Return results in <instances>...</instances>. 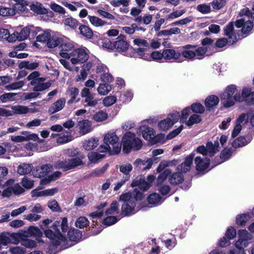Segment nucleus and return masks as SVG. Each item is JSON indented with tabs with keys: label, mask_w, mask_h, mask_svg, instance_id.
Instances as JSON below:
<instances>
[{
	"label": "nucleus",
	"mask_w": 254,
	"mask_h": 254,
	"mask_svg": "<svg viewBox=\"0 0 254 254\" xmlns=\"http://www.w3.org/2000/svg\"><path fill=\"white\" fill-rule=\"evenodd\" d=\"M52 222L51 219L47 218L40 222L39 224L45 236L51 240V243L48 248V252L51 254L53 253V250L57 249V246L66 241L65 236L62 233L66 232L68 229L66 217L61 218L50 225Z\"/></svg>",
	"instance_id": "1"
},
{
	"label": "nucleus",
	"mask_w": 254,
	"mask_h": 254,
	"mask_svg": "<svg viewBox=\"0 0 254 254\" xmlns=\"http://www.w3.org/2000/svg\"><path fill=\"white\" fill-rule=\"evenodd\" d=\"M252 9L254 12L252 13L250 9L244 8L240 12L241 18L236 21V26L238 28L242 27V32L244 34L249 32L253 27L254 23V4L253 5Z\"/></svg>",
	"instance_id": "2"
},
{
	"label": "nucleus",
	"mask_w": 254,
	"mask_h": 254,
	"mask_svg": "<svg viewBox=\"0 0 254 254\" xmlns=\"http://www.w3.org/2000/svg\"><path fill=\"white\" fill-rule=\"evenodd\" d=\"M183 51L181 53L182 56V62L185 59L190 61L202 60L206 54V50L203 48H198L197 46L186 45L182 47Z\"/></svg>",
	"instance_id": "3"
},
{
	"label": "nucleus",
	"mask_w": 254,
	"mask_h": 254,
	"mask_svg": "<svg viewBox=\"0 0 254 254\" xmlns=\"http://www.w3.org/2000/svg\"><path fill=\"white\" fill-rule=\"evenodd\" d=\"M123 148V151L125 153H128L131 150L137 151L142 146V141L136 137L134 133L127 132L122 139Z\"/></svg>",
	"instance_id": "4"
},
{
	"label": "nucleus",
	"mask_w": 254,
	"mask_h": 254,
	"mask_svg": "<svg viewBox=\"0 0 254 254\" xmlns=\"http://www.w3.org/2000/svg\"><path fill=\"white\" fill-rule=\"evenodd\" d=\"M113 145L112 150L108 145H101L98 148V151L91 152L88 154V159H102L107 157V155L118 154L121 150V144L118 142Z\"/></svg>",
	"instance_id": "5"
},
{
	"label": "nucleus",
	"mask_w": 254,
	"mask_h": 254,
	"mask_svg": "<svg viewBox=\"0 0 254 254\" xmlns=\"http://www.w3.org/2000/svg\"><path fill=\"white\" fill-rule=\"evenodd\" d=\"M224 34L228 37V39L223 38L217 40L215 45L218 48H223L226 45L227 43L232 45L235 43L240 39V35L236 34L234 30V25L233 23H229L224 29Z\"/></svg>",
	"instance_id": "6"
},
{
	"label": "nucleus",
	"mask_w": 254,
	"mask_h": 254,
	"mask_svg": "<svg viewBox=\"0 0 254 254\" xmlns=\"http://www.w3.org/2000/svg\"><path fill=\"white\" fill-rule=\"evenodd\" d=\"M236 91V86L235 85L228 86L225 91L221 95V102L225 108L233 106L236 101L235 96H233Z\"/></svg>",
	"instance_id": "7"
},
{
	"label": "nucleus",
	"mask_w": 254,
	"mask_h": 254,
	"mask_svg": "<svg viewBox=\"0 0 254 254\" xmlns=\"http://www.w3.org/2000/svg\"><path fill=\"white\" fill-rule=\"evenodd\" d=\"M219 144L216 141L213 143L211 141H208L206 145L198 146L196 151L198 153L202 154L203 156L212 157L218 152Z\"/></svg>",
	"instance_id": "8"
},
{
	"label": "nucleus",
	"mask_w": 254,
	"mask_h": 254,
	"mask_svg": "<svg viewBox=\"0 0 254 254\" xmlns=\"http://www.w3.org/2000/svg\"><path fill=\"white\" fill-rule=\"evenodd\" d=\"M88 57V50L85 48L74 49L70 52V61L73 64L83 63Z\"/></svg>",
	"instance_id": "9"
},
{
	"label": "nucleus",
	"mask_w": 254,
	"mask_h": 254,
	"mask_svg": "<svg viewBox=\"0 0 254 254\" xmlns=\"http://www.w3.org/2000/svg\"><path fill=\"white\" fill-rule=\"evenodd\" d=\"M180 117L179 112L177 111L172 112L168 115L166 119L159 122L158 124L159 128L162 131L168 130L178 122Z\"/></svg>",
	"instance_id": "10"
},
{
	"label": "nucleus",
	"mask_w": 254,
	"mask_h": 254,
	"mask_svg": "<svg viewBox=\"0 0 254 254\" xmlns=\"http://www.w3.org/2000/svg\"><path fill=\"white\" fill-rule=\"evenodd\" d=\"M127 57L140 58L145 61H150V56L147 48L140 47L137 49L130 48L127 52Z\"/></svg>",
	"instance_id": "11"
},
{
	"label": "nucleus",
	"mask_w": 254,
	"mask_h": 254,
	"mask_svg": "<svg viewBox=\"0 0 254 254\" xmlns=\"http://www.w3.org/2000/svg\"><path fill=\"white\" fill-rule=\"evenodd\" d=\"M127 57L140 58L145 61H150V56L147 48L140 47L137 49L130 48L127 52Z\"/></svg>",
	"instance_id": "12"
},
{
	"label": "nucleus",
	"mask_w": 254,
	"mask_h": 254,
	"mask_svg": "<svg viewBox=\"0 0 254 254\" xmlns=\"http://www.w3.org/2000/svg\"><path fill=\"white\" fill-rule=\"evenodd\" d=\"M235 99L237 102L245 101L248 105L254 104V92H251L248 88H245L242 93H237L235 95Z\"/></svg>",
	"instance_id": "13"
},
{
	"label": "nucleus",
	"mask_w": 254,
	"mask_h": 254,
	"mask_svg": "<svg viewBox=\"0 0 254 254\" xmlns=\"http://www.w3.org/2000/svg\"><path fill=\"white\" fill-rule=\"evenodd\" d=\"M163 62L170 63H181L182 62V56L181 53L176 52L173 49H165L163 51Z\"/></svg>",
	"instance_id": "14"
},
{
	"label": "nucleus",
	"mask_w": 254,
	"mask_h": 254,
	"mask_svg": "<svg viewBox=\"0 0 254 254\" xmlns=\"http://www.w3.org/2000/svg\"><path fill=\"white\" fill-rule=\"evenodd\" d=\"M67 162L65 160L64 161H59L56 164V168L61 169L64 171H66L75 167L83 164L82 160H68Z\"/></svg>",
	"instance_id": "15"
},
{
	"label": "nucleus",
	"mask_w": 254,
	"mask_h": 254,
	"mask_svg": "<svg viewBox=\"0 0 254 254\" xmlns=\"http://www.w3.org/2000/svg\"><path fill=\"white\" fill-rule=\"evenodd\" d=\"M81 96L84 97L83 103L85 106L95 107L98 103V101L94 98V94L91 93L89 88L85 87L82 89L80 93Z\"/></svg>",
	"instance_id": "16"
},
{
	"label": "nucleus",
	"mask_w": 254,
	"mask_h": 254,
	"mask_svg": "<svg viewBox=\"0 0 254 254\" xmlns=\"http://www.w3.org/2000/svg\"><path fill=\"white\" fill-rule=\"evenodd\" d=\"M66 99L62 97L58 99L54 102L48 108V112L50 115H52L62 111L65 107Z\"/></svg>",
	"instance_id": "17"
},
{
	"label": "nucleus",
	"mask_w": 254,
	"mask_h": 254,
	"mask_svg": "<svg viewBox=\"0 0 254 254\" xmlns=\"http://www.w3.org/2000/svg\"><path fill=\"white\" fill-rule=\"evenodd\" d=\"M30 33V28L25 27L21 29L20 32H14L11 34L9 40L14 42L16 40L23 41L28 38Z\"/></svg>",
	"instance_id": "18"
},
{
	"label": "nucleus",
	"mask_w": 254,
	"mask_h": 254,
	"mask_svg": "<svg viewBox=\"0 0 254 254\" xmlns=\"http://www.w3.org/2000/svg\"><path fill=\"white\" fill-rule=\"evenodd\" d=\"M13 15L24 11L27 9V1L24 0H10Z\"/></svg>",
	"instance_id": "19"
},
{
	"label": "nucleus",
	"mask_w": 254,
	"mask_h": 254,
	"mask_svg": "<svg viewBox=\"0 0 254 254\" xmlns=\"http://www.w3.org/2000/svg\"><path fill=\"white\" fill-rule=\"evenodd\" d=\"M64 157H70L72 159H82L85 156L79 151L78 148H70L64 149L62 152Z\"/></svg>",
	"instance_id": "20"
},
{
	"label": "nucleus",
	"mask_w": 254,
	"mask_h": 254,
	"mask_svg": "<svg viewBox=\"0 0 254 254\" xmlns=\"http://www.w3.org/2000/svg\"><path fill=\"white\" fill-rule=\"evenodd\" d=\"M196 164L195 169L197 174L204 175L208 171H205L209 166L210 160H194Z\"/></svg>",
	"instance_id": "21"
},
{
	"label": "nucleus",
	"mask_w": 254,
	"mask_h": 254,
	"mask_svg": "<svg viewBox=\"0 0 254 254\" xmlns=\"http://www.w3.org/2000/svg\"><path fill=\"white\" fill-rule=\"evenodd\" d=\"M61 52L60 55L65 59H69L70 58V52L73 51V46L72 44L70 43H62L59 47Z\"/></svg>",
	"instance_id": "22"
},
{
	"label": "nucleus",
	"mask_w": 254,
	"mask_h": 254,
	"mask_svg": "<svg viewBox=\"0 0 254 254\" xmlns=\"http://www.w3.org/2000/svg\"><path fill=\"white\" fill-rule=\"evenodd\" d=\"M79 94V90L77 88L74 87H69L66 91V95H68L70 99L67 101L68 105L72 104L73 103H77L80 99H76V97Z\"/></svg>",
	"instance_id": "23"
},
{
	"label": "nucleus",
	"mask_w": 254,
	"mask_h": 254,
	"mask_svg": "<svg viewBox=\"0 0 254 254\" xmlns=\"http://www.w3.org/2000/svg\"><path fill=\"white\" fill-rule=\"evenodd\" d=\"M135 206V201L123 202L121 208L122 214L124 216H128L133 214Z\"/></svg>",
	"instance_id": "24"
},
{
	"label": "nucleus",
	"mask_w": 254,
	"mask_h": 254,
	"mask_svg": "<svg viewBox=\"0 0 254 254\" xmlns=\"http://www.w3.org/2000/svg\"><path fill=\"white\" fill-rule=\"evenodd\" d=\"M118 40L115 42V48L119 52L123 53V55L126 56L127 52L130 49L128 47V43L125 40L121 39V38L118 37Z\"/></svg>",
	"instance_id": "25"
},
{
	"label": "nucleus",
	"mask_w": 254,
	"mask_h": 254,
	"mask_svg": "<svg viewBox=\"0 0 254 254\" xmlns=\"http://www.w3.org/2000/svg\"><path fill=\"white\" fill-rule=\"evenodd\" d=\"M45 81L35 80L30 82V84L34 86L33 91L36 92H40L49 88L51 86V83L49 82H44Z\"/></svg>",
	"instance_id": "26"
},
{
	"label": "nucleus",
	"mask_w": 254,
	"mask_h": 254,
	"mask_svg": "<svg viewBox=\"0 0 254 254\" xmlns=\"http://www.w3.org/2000/svg\"><path fill=\"white\" fill-rule=\"evenodd\" d=\"M42 236V232L37 227L34 226H30L26 230L24 231V237L35 236L40 238Z\"/></svg>",
	"instance_id": "27"
},
{
	"label": "nucleus",
	"mask_w": 254,
	"mask_h": 254,
	"mask_svg": "<svg viewBox=\"0 0 254 254\" xmlns=\"http://www.w3.org/2000/svg\"><path fill=\"white\" fill-rule=\"evenodd\" d=\"M184 178L183 175L181 172H175L170 176L169 182L172 185L177 186L184 181Z\"/></svg>",
	"instance_id": "28"
},
{
	"label": "nucleus",
	"mask_w": 254,
	"mask_h": 254,
	"mask_svg": "<svg viewBox=\"0 0 254 254\" xmlns=\"http://www.w3.org/2000/svg\"><path fill=\"white\" fill-rule=\"evenodd\" d=\"M78 126L80 132L85 134L90 132L92 130L91 123L88 120H83L78 123Z\"/></svg>",
	"instance_id": "29"
},
{
	"label": "nucleus",
	"mask_w": 254,
	"mask_h": 254,
	"mask_svg": "<svg viewBox=\"0 0 254 254\" xmlns=\"http://www.w3.org/2000/svg\"><path fill=\"white\" fill-rule=\"evenodd\" d=\"M251 141L250 136L248 137L247 138L244 136H240L234 140L232 142V146L235 148L242 147L248 144Z\"/></svg>",
	"instance_id": "30"
},
{
	"label": "nucleus",
	"mask_w": 254,
	"mask_h": 254,
	"mask_svg": "<svg viewBox=\"0 0 254 254\" xmlns=\"http://www.w3.org/2000/svg\"><path fill=\"white\" fill-rule=\"evenodd\" d=\"M67 237L70 241L78 242L81 238V233L77 229L69 230L67 232Z\"/></svg>",
	"instance_id": "31"
},
{
	"label": "nucleus",
	"mask_w": 254,
	"mask_h": 254,
	"mask_svg": "<svg viewBox=\"0 0 254 254\" xmlns=\"http://www.w3.org/2000/svg\"><path fill=\"white\" fill-rule=\"evenodd\" d=\"M105 145L109 146V144L111 145H114L118 142V137L114 132H110L106 134L104 138Z\"/></svg>",
	"instance_id": "32"
},
{
	"label": "nucleus",
	"mask_w": 254,
	"mask_h": 254,
	"mask_svg": "<svg viewBox=\"0 0 254 254\" xmlns=\"http://www.w3.org/2000/svg\"><path fill=\"white\" fill-rule=\"evenodd\" d=\"M143 137L146 140H150L154 137V129L152 127H140Z\"/></svg>",
	"instance_id": "33"
},
{
	"label": "nucleus",
	"mask_w": 254,
	"mask_h": 254,
	"mask_svg": "<svg viewBox=\"0 0 254 254\" xmlns=\"http://www.w3.org/2000/svg\"><path fill=\"white\" fill-rule=\"evenodd\" d=\"M171 174V171L169 169H165L158 176L156 181V186L159 187L163 185L164 181Z\"/></svg>",
	"instance_id": "34"
},
{
	"label": "nucleus",
	"mask_w": 254,
	"mask_h": 254,
	"mask_svg": "<svg viewBox=\"0 0 254 254\" xmlns=\"http://www.w3.org/2000/svg\"><path fill=\"white\" fill-rule=\"evenodd\" d=\"M30 9L34 12L39 14H46L48 12L47 9L44 8L39 2L32 3L30 5Z\"/></svg>",
	"instance_id": "35"
},
{
	"label": "nucleus",
	"mask_w": 254,
	"mask_h": 254,
	"mask_svg": "<svg viewBox=\"0 0 254 254\" xmlns=\"http://www.w3.org/2000/svg\"><path fill=\"white\" fill-rule=\"evenodd\" d=\"M219 99L215 95H211L206 98L205 100V105L209 109L213 108L218 104Z\"/></svg>",
	"instance_id": "36"
},
{
	"label": "nucleus",
	"mask_w": 254,
	"mask_h": 254,
	"mask_svg": "<svg viewBox=\"0 0 254 254\" xmlns=\"http://www.w3.org/2000/svg\"><path fill=\"white\" fill-rule=\"evenodd\" d=\"M11 109L15 114H26L29 112H33L32 110L28 108L27 107L21 105L12 106Z\"/></svg>",
	"instance_id": "37"
},
{
	"label": "nucleus",
	"mask_w": 254,
	"mask_h": 254,
	"mask_svg": "<svg viewBox=\"0 0 254 254\" xmlns=\"http://www.w3.org/2000/svg\"><path fill=\"white\" fill-rule=\"evenodd\" d=\"M98 144V140L96 138H91L85 140L83 144V148L87 150H90L95 148Z\"/></svg>",
	"instance_id": "38"
},
{
	"label": "nucleus",
	"mask_w": 254,
	"mask_h": 254,
	"mask_svg": "<svg viewBox=\"0 0 254 254\" xmlns=\"http://www.w3.org/2000/svg\"><path fill=\"white\" fill-rule=\"evenodd\" d=\"M88 18L91 24L95 27H101L107 24V22L95 16L88 15Z\"/></svg>",
	"instance_id": "39"
},
{
	"label": "nucleus",
	"mask_w": 254,
	"mask_h": 254,
	"mask_svg": "<svg viewBox=\"0 0 254 254\" xmlns=\"http://www.w3.org/2000/svg\"><path fill=\"white\" fill-rule=\"evenodd\" d=\"M251 216L249 213H243L239 214L236 216V222L237 225L244 226L246 222L250 219Z\"/></svg>",
	"instance_id": "40"
},
{
	"label": "nucleus",
	"mask_w": 254,
	"mask_h": 254,
	"mask_svg": "<svg viewBox=\"0 0 254 254\" xmlns=\"http://www.w3.org/2000/svg\"><path fill=\"white\" fill-rule=\"evenodd\" d=\"M193 163V160H185V162L177 167L178 171L186 173L189 171Z\"/></svg>",
	"instance_id": "41"
},
{
	"label": "nucleus",
	"mask_w": 254,
	"mask_h": 254,
	"mask_svg": "<svg viewBox=\"0 0 254 254\" xmlns=\"http://www.w3.org/2000/svg\"><path fill=\"white\" fill-rule=\"evenodd\" d=\"M109 167L108 164H106L104 166H103L100 169L96 168L94 170H93L90 174L88 175L86 177L88 178H92V177H96L100 176L101 174H104L106 171L107 170V168Z\"/></svg>",
	"instance_id": "42"
},
{
	"label": "nucleus",
	"mask_w": 254,
	"mask_h": 254,
	"mask_svg": "<svg viewBox=\"0 0 254 254\" xmlns=\"http://www.w3.org/2000/svg\"><path fill=\"white\" fill-rule=\"evenodd\" d=\"M33 169L32 164H23L20 165L17 168V173L20 175H25L30 173Z\"/></svg>",
	"instance_id": "43"
},
{
	"label": "nucleus",
	"mask_w": 254,
	"mask_h": 254,
	"mask_svg": "<svg viewBox=\"0 0 254 254\" xmlns=\"http://www.w3.org/2000/svg\"><path fill=\"white\" fill-rule=\"evenodd\" d=\"M39 65L37 62L30 63L28 61H22L19 64L18 66L20 68H25L28 69L33 70L36 68Z\"/></svg>",
	"instance_id": "44"
},
{
	"label": "nucleus",
	"mask_w": 254,
	"mask_h": 254,
	"mask_svg": "<svg viewBox=\"0 0 254 254\" xmlns=\"http://www.w3.org/2000/svg\"><path fill=\"white\" fill-rule=\"evenodd\" d=\"M161 196L158 193H152L148 195L147 201L149 204L155 205L161 201Z\"/></svg>",
	"instance_id": "45"
},
{
	"label": "nucleus",
	"mask_w": 254,
	"mask_h": 254,
	"mask_svg": "<svg viewBox=\"0 0 254 254\" xmlns=\"http://www.w3.org/2000/svg\"><path fill=\"white\" fill-rule=\"evenodd\" d=\"M64 25L69 26L72 29H76L79 24L78 21L72 17L65 18L64 20Z\"/></svg>",
	"instance_id": "46"
},
{
	"label": "nucleus",
	"mask_w": 254,
	"mask_h": 254,
	"mask_svg": "<svg viewBox=\"0 0 254 254\" xmlns=\"http://www.w3.org/2000/svg\"><path fill=\"white\" fill-rule=\"evenodd\" d=\"M79 30L81 35L88 38H90L93 36L92 30L86 25H80L79 27Z\"/></svg>",
	"instance_id": "47"
},
{
	"label": "nucleus",
	"mask_w": 254,
	"mask_h": 254,
	"mask_svg": "<svg viewBox=\"0 0 254 254\" xmlns=\"http://www.w3.org/2000/svg\"><path fill=\"white\" fill-rule=\"evenodd\" d=\"M111 86L107 83L100 84L97 88V91L100 95L107 94L111 90Z\"/></svg>",
	"instance_id": "48"
},
{
	"label": "nucleus",
	"mask_w": 254,
	"mask_h": 254,
	"mask_svg": "<svg viewBox=\"0 0 254 254\" xmlns=\"http://www.w3.org/2000/svg\"><path fill=\"white\" fill-rule=\"evenodd\" d=\"M114 212L117 214L119 213V203L116 200L113 201L111 204L110 208L107 209L105 211L106 215L112 214Z\"/></svg>",
	"instance_id": "49"
},
{
	"label": "nucleus",
	"mask_w": 254,
	"mask_h": 254,
	"mask_svg": "<svg viewBox=\"0 0 254 254\" xmlns=\"http://www.w3.org/2000/svg\"><path fill=\"white\" fill-rule=\"evenodd\" d=\"M89 223V221L86 217L81 216L77 218L75 221V225L76 227L82 229L86 227Z\"/></svg>",
	"instance_id": "50"
},
{
	"label": "nucleus",
	"mask_w": 254,
	"mask_h": 254,
	"mask_svg": "<svg viewBox=\"0 0 254 254\" xmlns=\"http://www.w3.org/2000/svg\"><path fill=\"white\" fill-rule=\"evenodd\" d=\"M24 85V81H19L6 85L5 86V89L7 91L17 90L22 88Z\"/></svg>",
	"instance_id": "51"
},
{
	"label": "nucleus",
	"mask_w": 254,
	"mask_h": 254,
	"mask_svg": "<svg viewBox=\"0 0 254 254\" xmlns=\"http://www.w3.org/2000/svg\"><path fill=\"white\" fill-rule=\"evenodd\" d=\"M21 244L27 248H34L37 246L35 241L28 239L27 237H23V239H21Z\"/></svg>",
	"instance_id": "52"
},
{
	"label": "nucleus",
	"mask_w": 254,
	"mask_h": 254,
	"mask_svg": "<svg viewBox=\"0 0 254 254\" xmlns=\"http://www.w3.org/2000/svg\"><path fill=\"white\" fill-rule=\"evenodd\" d=\"M249 240H245V239H238L235 243V246L236 248H237L240 251H242L243 253L244 252V248L247 247L249 243L248 242Z\"/></svg>",
	"instance_id": "53"
},
{
	"label": "nucleus",
	"mask_w": 254,
	"mask_h": 254,
	"mask_svg": "<svg viewBox=\"0 0 254 254\" xmlns=\"http://www.w3.org/2000/svg\"><path fill=\"white\" fill-rule=\"evenodd\" d=\"M60 43V39L56 36H51L47 41V46L50 48H54L58 46Z\"/></svg>",
	"instance_id": "54"
},
{
	"label": "nucleus",
	"mask_w": 254,
	"mask_h": 254,
	"mask_svg": "<svg viewBox=\"0 0 254 254\" xmlns=\"http://www.w3.org/2000/svg\"><path fill=\"white\" fill-rule=\"evenodd\" d=\"M107 118L108 114L103 111L96 112L93 116V120L96 122H102Z\"/></svg>",
	"instance_id": "55"
},
{
	"label": "nucleus",
	"mask_w": 254,
	"mask_h": 254,
	"mask_svg": "<svg viewBox=\"0 0 254 254\" xmlns=\"http://www.w3.org/2000/svg\"><path fill=\"white\" fill-rule=\"evenodd\" d=\"M201 120V117L199 115L193 114L190 117L186 124L189 127H191L193 125L199 123Z\"/></svg>",
	"instance_id": "56"
},
{
	"label": "nucleus",
	"mask_w": 254,
	"mask_h": 254,
	"mask_svg": "<svg viewBox=\"0 0 254 254\" xmlns=\"http://www.w3.org/2000/svg\"><path fill=\"white\" fill-rule=\"evenodd\" d=\"M16 95V94L14 93H4L0 96V101L2 103L13 101Z\"/></svg>",
	"instance_id": "57"
},
{
	"label": "nucleus",
	"mask_w": 254,
	"mask_h": 254,
	"mask_svg": "<svg viewBox=\"0 0 254 254\" xmlns=\"http://www.w3.org/2000/svg\"><path fill=\"white\" fill-rule=\"evenodd\" d=\"M155 160H154L155 161ZM153 160H135V163L137 165H146L142 168V170H145L146 169H149L151 168V166L153 163Z\"/></svg>",
	"instance_id": "58"
},
{
	"label": "nucleus",
	"mask_w": 254,
	"mask_h": 254,
	"mask_svg": "<svg viewBox=\"0 0 254 254\" xmlns=\"http://www.w3.org/2000/svg\"><path fill=\"white\" fill-rule=\"evenodd\" d=\"M24 234H22L20 233H13L10 235V238L11 239V242L12 241V243L15 244H17L19 242H21V239H23Z\"/></svg>",
	"instance_id": "59"
},
{
	"label": "nucleus",
	"mask_w": 254,
	"mask_h": 254,
	"mask_svg": "<svg viewBox=\"0 0 254 254\" xmlns=\"http://www.w3.org/2000/svg\"><path fill=\"white\" fill-rule=\"evenodd\" d=\"M48 206L53 212H62L60 206L55 199L49 201L48 204Z\"/></svg>",
	"instance_id": "60"
},
{
	"label": "nucleus",
	"mask_w": 254,
	"mask_h": 254,
	"mask_svg": "<svg viewBox=\"0 0 254 254\" xmlns=\"http://www.w3.org/2000/svg\"><path fill=\"white\" fill-rule=\"evenodd\" d=\"M51 33L50 31L47 30L44 31L43 33L39 34L37 36L36 40L40 42H45L48 41L50 37Z\"/></svg>",
	"instance_id": "61"
},
{
	"label": "nucleus",
	"mask_w": 254,
	"mask_h": 254,
	"mask_svg": "<svg viewBox=\"0 0 254 254\" xmlns=\"http://www.w3.org/2000/svg\"><path fill=\"white\" fill-rule=\"evenodd\" d=\"M213 41L208 38H206L203 39L201 41V44L202 45L201 47H198V48H203L206 50V53L212 47Z\"/></svg>",
	"instance_id": "62"
},
{
	"label": "nucleus",
	"mask_w": 254,
	"mask_h": 254,
	"mask_svg": "<svg viewBox=\"0 0 254 254\" xmlns=\"http://www.w3.org/2000/svg\"><path fill=\"white\" fill-rule=\"evenodd\" d=\"M22 186L26 189H30L34 186V181L29 179L27 177L24 176L21 181Z\"/></svg>",
	"instance_id": "63"
},
{
	"label": "nucleus",
	"mask_w": 254,
	"mask_h": 254,
	"mask_svg": "<svg viewBox=\"0 0 254 254\" xmlns=\"http://www.w3.org/2000/svg\"><path fill=\"white\" fill-rule=\"evenodd\" d=\"M150 61L153 60L159 62H163V52L155 51L150 54Z\"/></svg>",
	"instance_id": "64"
}]
</instances>
